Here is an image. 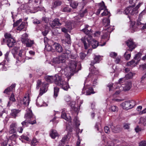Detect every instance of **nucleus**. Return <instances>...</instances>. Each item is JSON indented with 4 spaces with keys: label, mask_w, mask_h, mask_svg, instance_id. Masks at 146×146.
<instances>
[{
    "label": "nucleus",
    "mask_w": 146,
    "mask_h": 146,
    "mask_svg": "<svg viewBox=\"0 0 146 146\" xmlns=\"http://www.w3.org/2000/svg\"><path fill=\"white\" fill-rule=\"evenodd\" d=\"M82 31L87 35L81 39L82 42L84 44L85 49H88L90 46L93 48H96L98 46V42L93 39L91 36L92 33L91 27L88 25H85V28L82 29Z\"/></svg>",
    "instance_id": "nucleus-1"
},
{
    "label": "nucleus",
    "mask_w": 146,
    "mask_h": 146,
    "mask_svg": "<svg viewBox=\"0 0 146 146\" xmlns=\"http://www.w3.org/2000/svg\"><path fill=\"white\" fill-rule=\"evenodd\" d=\"M99 8L98 9L97 11L96 12V14L97 15H99L101 12H102L101 13L102 16H106L109 15V17L110 15V13L108 12L106 9V7L105 6L104 2L102 1L101 3L99 4Z\"/></svg>",
    "instance_id": "nucleus-2"
},
{
    "label": "nucleus",
    "mask_w": 146,
    "mask_h": 146,
    "mask_svg": "<svg viewBox=\"0 0 146 146\" xmlns=\"http://www.w3.org/2000/svg\"><path fill=\"white\" fill-rule=\"evenodd\" d=\"M48 84L45 82L42 83L40 80H38L37 81L36 88L37 89H38L41 86V87L40 89L39 95L42 96L43 93H45L47 91Z\"/></svg>",
    "instance_id": "nucleus-3"
},
{
    "label": "nucleus",
    "mask_w": 146,
    "mask_h": 146,
    "mask_svg": "<svg viewBox=\"0 0 146 146\" xmlns=\"http://www.w3.org/2000/svg\"><path fill=\"white\" fill-rule=\"evenodd\" d=\"M58 77L59 79H57L56 81L55 84L60 86L64 90H67L69 87L68 83L59 75Z\"/></svg>",
    "instance_id": "nucleus-4"
},
{
    "label": "nucleus",
    "mask_w": 146,
    "mask_h": 146,
    "mask_svg": "<svg viewBox=\"0 0 146 146\" xmlns=\"http://www.w3.org/2000/svg\"><path fill=\"white\" fill-rule=\"evenodd\" d=\"M34 115H33L32 111L30 108H28L26 110V113L25 114V118L29 121V122L31 124H33L36 123V120L34 119L33 121H31V118H33Z\"/></svg>",
    "instance_id": "nucleus-5"
},
{
    "label": "nucleus",
    "mask_w": 146,
    "mask_h": 146,
    "mask_svg": "<svg viewBox=\"0 0 146 146\" xmlns=\"http://www.w3.org/2000/svg\"><path fill=\"white\" fill-rule=\"evenodd\" d=\"M71 51L69 49H64L62 54L58 57L60 63L64 62L66 59L69 57Z\"/></svg>",
    "instance_id": "nucleus-6"
},
{
    "label": "nucleus",
    "mask_w": 146,
    "mask_h": 146,
    "mask_svg": "<svg viewBox=\"0 0 146 146\" xmlns=\"http://www.w3.org/2000/svg\"><path fill=\"white\" fill-rule=\"evenodd\" d=\"M7 45L9 47H12L15 45V41L9 33H7L4 35Z\"/></svg>",
    "instance_id": "nucleus-7"
},
{
    "label": "nucleus",
    "mask_w": 146,
    "mask_h": 146,
    "mask_svg": "<svg viewBox=\"0 0 146 146\" xmlns=\"http://www.w3.org/2000/svg\"><path fill=\"white\" fill-rule=\"evenodd\" d=\"M140 5V3L135 8H133L132 6L127 7L125 10L124 13L126 15H128V14H130L132 15H134L137 13V10L139 7Z\"/></svg>",
    "instance_id": "nucleus-8"
},
{
    "label": "nucleus",
    "mask_w": 146,
    "mask_h": 146,
    "mask_svg": "<svg viewBox=\"0 0 146 146\" xmlns=\"http://www.w3.org/2000/svg\"><path fill=\"white\" fill-rule=\"evenodd\" d=\"M135 105V101L133 100L125 102L121 104V106L123 108L126 110L133 108Z\"/></svg>",
    "instance_id": "nucleus-9"
},
{
    "label": "nucleus",
    "mask_w": 146,
    "mask_h": 146,
    "mask_svg": "<svg viewBox=\"0 0 146 146\" xmlns=\"http://www.w3.org/2000/svg\"><path fill=\"white\" fill-rule=\"evenodd\" d=\"M29 99L28 96H25L22 100H20V104L21 105H19L20 106L23 108L29 105Z\"/></svg>",
    "instance_id": "nucleus-10"
},
{
    "label": "nucleus",
    "mask_w": 146,
    "mask_h": 146,
    "mask_svg": "<svg viewBox=\"0 0 146 146\" xmlns=\"http://www.w3.org/2000/svg\"><path fill=\"white\" fill-rule=\"evenodd\" d=\"M45 80L47 82H54L55 84V82L57 79H59L58 77V75H56L54 76H46L45 77Z\"/></svg>",
    "instance_id": "nucleus-11"
},
{
    "label": "nucleus",
    "mask_w": 146,
    "mask_h": 146,
    "mask_svg": "<svg viewBox=\"0 0 146 146\" xmlns=\"http://www.w3.org/2000/svg\"><path fill=\"white\" fill-rule=\"evenodd\" d=\"M77 66V62L74 60H71L69 63V67L70 71L73 72H76V68Z\"/></svg>",
    "instance_id": "nucleus-12"
},
{
    "label": "nucleus",
    "mask_w": 146,
    "mask_h": 146,
    "mask_svg": "<svg viewBox=\"0 0 146 146\" xmlns=\"http://www.w3.org/2000/svg\"><path fill=\"white\" fill-rule=\"evenodd\" d=\"M114 29L113 26H110L108 27L107 29H105V30H107V32L106 34H104L102 37V39H107V40H109L110 36V34L111 32Z\"/></svg>",
    "instance_id": "nucleus-13"
},
{
    "label": "nucleus",
    "mask_w": 146,
    "mask_h": 146,
    "mask_svg": "<svg viewBox=\"0 0 146 146\" xmlns=\"http://www.w3.org/2000/svg\"><path fill=\"white\" fill-rule=\"evenodd\" d=\"M52 46L53 50H55L56 51L60 53L63 52V49L62 47L59 43L54 42L52 45Z\"/></svg>",
    "instance_id": "nucleus-14"
},
{
    "label": "nucleus",
    "mask_w": 146,
    "mask_h": 146,
    "mask_svg": "<svg viewBox=\"0 0 146 146\" xmlns=\"http://www.w3.org/2000/svg\"><path fill=\"white\" fill-rule=\"evenodd\" d=\"M126 44L129 48L128 50L132 51L136 47V45L131 39H129L126 42Z\"/></svg>",
    "instance_id": "nucleus-15"
},
{
    "label": "nucleus",
    "mask_w": 146,
    "mask_h": 146,
    "mask_svg": "<svg viewBox=\"0 0 146 146\" xmlns=\"http://www.w3.org/2000/svg\"><path fill=\"white\" fill-rule=\"evenodd\" d=\"M50 24L52 28L56 27L57 28V26H60L62 24L59 22V20L58 19H55L54 21L50 22Z\"/></svg>",
    "instance_id": "nucleus-16"
},
{
    "label": "nucleus",
    "mask_w": 146,
    "mask_h": 146,
    "mask_svg": "<svg viewBox=\"0 0 146 146\" xmlns=\"http://www.w3.org/2000/svg\"><path fill=\"white\" fill-rule=\"evenodd\" d=\"M65 109H62V112L61 116L62 118L65 119L66 120L69 121L70 122L71 120V119L70 117H67L66 113L65 112Z\"/></svg>",
    "instance_id": "nucleus-17"
},
{
    "label": "nucleus",
    "mask_w": 146,
    "mask_h": 146,
    "mask_svg": "<svg viewBox=\"0 0 146 146\" xmlns=\"http://www.w3.org/2000/svg\"><path fill=\"white\" fill-rule=\"evenodd\" d=\"M86 95H90L91 94L95 93V92L93 91V88L90 86H88L86 87Z\"/></svg>",
    "instance_id": "nucleus-18"
},
{
    "label": "nucleus",
    "mask_w": 146,
    "mask_h": 146,
    "mask_svg": "<svg viewBox=\"0 0 146 146\" xmlns=\"http://www.w3.org/2000/svg\"><path fill=\"white\" fill-rule=\"evenodd\" d=\"M22 42L23 44H26L27 46L30 47L32 46V44H33V41L30 40H29L28 39L26 40L22 39Z\"/></svg>",
    "instance_id": "nucleus-19"
},
{
    "label": "nucleus",
    "mask_w": 146,
    "mask_h": 146,
    "mask_svg": "<svg viewBox=\"0 0 146 146\" xmlns=\"http://www.w3.org/2000/svg\"><path fill=\"white\" fill-rule=\"evenodd\" d=\"M102 60L101 57L100 56H96L94 58V60L91 62V65L93 66L94 64L99 63V61Z\"/></svg>",
    "instance_id": "nucleus-20"
},
{
    "label": "nucleus",
    "mask_w": 146,
    "mask_h": 146,
    "mask_svg": "<svg viewBox=\"0 0 146 146\" xmlns=\"http://www.w3.org/2000/svg\"><path fill=\"white\" fill-rule=\"evenodd\" d=\"M16 124L15 123H12L10 125L9 132L10 134L15 133L16 131Z\"/></svg>",
    "instance_id": "nucleus-21"
},
{
    "label": "nucleus",
    "mask_w": 146,
    "mask_h": 146,
    "mask_svg": "<svg viewBox=\"0 0 146 146\" xmlns=\"http://www.w3.org/2000/svg\"><path fill=\"white\" fill-rule=\"evenodd\" d=\"M110 127L111 128L112 131L114 133H118L121 131V129L119 125L116 126L115 127L112 125L110 126Z\"/></svg>",
    "instance_id": "nucleus-22"
},
{
    "label": "nucleus",
    "mask_w": 146,
    "mask_h": 146,
    "mask_svg": "<svg viewBox=\"0 0 146 146\" xmlns=\"http://www.w3.org/2000/svg\"><path fill=\"white\" fill-rule=\"evenodd\" d=\"M15 84H13L10 87L6 89L4 91V93H6L7 94H8L10 92L12 91L15 90Z\"/></svg>",
    "instance_id": "nucleus-23"
},
{
    "label": "nucleus",
    "mask_w": 146,
    "mask_h": 146,
    "mask_svg": "<svg viewBox=\"0 0 146 146\" xmlns=\"http://www.w3.org/2000/svg\"><path fill=\"white\" fill-rule=\"evenodd\" d=\"M132 85V84L130 81H127L125 84V86H123V90L125 91L129 90L131 88Z\"/></svg>",
    "instance_id": "nucleus-24"
},
{
    "label": "nucleus",
    "mask_w": 146,
    "mask_h": 146,
    "mask_svg": "<svg viewBox=\"0 0 146 146\" xmlns=\"http://www.w3.org/2000/svg\"><path fill=\"white\" fill-rule=\"evenodd\" d=\"M18 48L17 47H14L12 50V52L14 57L16 58L17 60L18 56Z\"/></svg>",
    "instance_id": "nucleus-25"
},
{
    "label": "nucleus",
    "mask_w": 146,
    "mask_h": 146,
    "mask_svg": "<svg viewBox=\"0 0 146 146\" xmlns=\"http://www.w3.org/2000/svg\"><path fill=\"white\" fill-rule=\"evenodd\" d=\"M50 136L53 139H54L58 136V134L57 131L54 130H51L50 134Z\"/></svg>",
    "instance_id": "nucleus-26"
},
{
    "label": "nucleus",
    "mask_w": 146,
    "mask_h": 146,
    "mask_svg": "<svg viewBox=\"0 0 146 146\" xmlns=\"http://www.w3.org/2000/svg\"><path fill=\"white\" fill-rule=\"evenodd\" d=\"M87 12V10L86 9H85V10L82 11L81 13L78 16H76L75 17V19L78 20V19H80L81 18L83 17L84 15L86 14Z\"/></svg>",
    "instance_id": "nucleus-27"
},
{
    "label": "nucleus",
    "mask_w": 146,
    "mask_h": 146,
    "mask_svg": "<svg viewBox=\"0 0 146 146\" xmlns=\"http://www.w3.org/2000/svg\"><path fill=\"white\" fill-rule=\"evenodd\" d=\"M65 27L69 30L72 29L74 26V24L70 22H66L65 25Z\"/></svg>",
    "instance_id": "nucleus-28"
},
{
    "label": "nucleus",
    "mask_w": 146,
    "mask_h": 146,
    "mask_svg": "<svg viewBox=\"0 0 146 146\" xmlns=\"http://www.w3.org/2000/svg\"><path fill=\"white\" fill-rule=\"evenodd\" d=\"M103 23L105 27L108 26L110 25V21L109 19V17L108 18H105L103 20Z\"/></svg>",
    "instance_id": "nucleus-29"
},
{
    "label": "nucleus",
    "mask_w": 146,
    "mask_h": 146,
    "mask_svg": "<svg viewBox=\"0 0 146 146\" xmlns=\"http://www.w3.org/2000/svg\"><path fill=\"white\" fill-rule=\"evenodd\" d=\"M66 37L65 41L68 44H71V40L70 35L68 34H66L65 35Z\"/></svg>",
    "instance_id": "nucleus-30"
},
{
    "label": "nucleus",
    "mask_w": 146,
    "mask_h": 146,
    "mask_svg": "<svg viewBox=\"0 0 146 146\" xmlns=\"http://www.w3.org/2000/svg\"><path fill=\"white\" fill-rule=\"evenodd\" d=\"M18 113V110L16 109H14L11 111V115L13 117H15L16 116H17Z\"/></svg>",
    "instance_id": "nucleus-31"
},
{
    "label": "nucleus",
    "mask_w": 146,
    "mask_h": 146,
    "mask_svg": "<svg viewBox=\"0 0 146 146\" xmlns=\"http://www.w3.org/2000/svg\"><path fill=\"white\" fill-rule=\"evenodd\" d=\"M61 1H57L53 3L52 6V8H55L57 6L60 5L61 4Z\"/></svg>",
    "instance_id": "nucleus-32"
},
{
    "label": "nucleus",
    "mask_w": 146,
    "mask_h": 146,
    "mask_svg": "<svg viewBox=\"0 0 146 146\" xmlns=\"http://www.w3.org/2000/svg\"><path fill=\"white\" fill-rule=\"evenodd\" d=\"M59 91L58 88L55 87L54 88V97L56 98L58 96V94Z\"/></svg>",
    "instance_id": "nucleus-33"
},
{
    "label": "nucleus",
    "mask_w": 146,
    "mask_h": 146,
    "mask_svg": "<svg viewBox=\"0 0 146 146\" xmlns=\"http://www.w3.org/2000/svg\"><path fill=\"white\" fill-rule=\"evenodd\" d=\"M135 74L131 72H130L125 75V78L126 79H129L132 78L133 76Z\"/></svg>",
    "instance_id": "nucleus-34"
},
{
    "label": "nucleus",
    "mask_w": 146,
    "mask_h": 146,
    "mask_svg": "<svg viewBox=\"0 0 146 146\" xmlns=\"http://www.w3.org/2000/svg\"><path fill=\"white\" fill-rule=\"evenodd\" d=\"M53 48L52 46H51L49 44H46L45 45V50L47 51H49L52 50Z\"/></svg>",
    "instance_id": "nucleus-35"
},
{
    "label": "nucleus",
    "mask_w": 146,
    "mask_h": 146,
    "mask_svg": "<svg viewBox=\"0 0 146 146\" xmlns=\"http://www.w3.org/2000/svg\"><path fill=\"white\" fill-rule=\"evenodd\" d=\"M140 122L141 123L143 124L144 125H146V117H141L140 119Z\"/></svg>",
    "instance_id": "nucleus-36"
},
{
    "label": "nucleus",
    "mask_w": 146,
    "mask_h": 146,
    "mask_svg": "<svg viewBox=\"0 0 146 146\" xmlns=\"http://www.w3.org/2000/svg\"><path fill=\"white\" fill-rule=\"evenodd\" d=\"M38 143V141L35 138H33L31 142V146H35Z\"/></svg>",
    "instance_id": "nucleus-37"
},
{
    "label": "nucleus",
    "mask_w": 146,
    "mask_h": 146,
    "mask_svg": "<svg viewBox=\"0 0 146 146\" xmlns=\"http://www.w3.org/2000/svg\"><path fill=\"white\" fill-rule=\"evenodd\" d=\"M131 56V54H127V51L124 54V57L127 60H128L130 59Z\"/></svg>",
    "instance_id": "nucleus-38"
},
{
    "label": "nucleus",
    "mask_w": 146,
    "mask_h": 146,
    "mask_svg": "<svg viewBox=\"0 0 146 146\" xmlns=\"http://www.w3.org/2000/svg\"><path fill=\"white\" fill-rule=\"evenodd\" d=\"M78 3L76 1H73L70 4V6L73 8L75 9L78 5Z\"/></svg>",
    "instance_id": "nucleus-39"
},
{
    "label": "nucleus",
    "mask_w": 146,
    "mask_h": 146,
    "mask_svg": "<svg viewBox=\"0 0 146 146\" xmlns=\"http://www.w3.org/2000/svg\"><path fill=\"white\" fill-rule=\"evenodd\" d=\"M141 55V53L140 52H139L135 55L134 57V59L135 60H140V57Z\"/></svg>",
    "instance_id": "nucleus-40"
},
{
    "label": "nucleus",
    "mask_w": 146,
    "mask_h": 146,
    "mask_svg": "<svg viewBox=\"0 0 146 146\" xmlns=\"http://www.w3.org/2000/svg\"><path fill=\"white\" fill-rule=\"evenodd\" d=\"M69 104L72 108L73 109H75V102L74 101H70Z\"/></svg>",
    "instance_id": "nucleus-41"
},
{
    "label": "nucleus",
    "mask_w": 146,
    "mask_h": 146,
    "mask_svg": "<svg viewBox=\"0 0 146 146\" xmlns=\"http://www.w3.org/2000/svg\"><path fill=\"white\" fill-rule=\"evenodd\" d=\"M136 64L135 63V61L133 60L130 62H129L127 63V65L129 66H130L131 65L135 66Z\"/></svg>",
    "instance_id": "nucleus-42"
},
{
    "label": "nucleus",
    "mask_w": 146,
    "mask_h": 146,
    "mask_svg": "<svg viewBox=\"0 0 146 146\" xmlns=\"http://www.w3.org/2000/svg\"><path fill=\"white\" fill-rule=\"evenodd\" d=\"M110 109L113 112H117L118 110V108L115 106H111V107Z\"/></svg>",
    "instance_id": "nucleus-43"
},
{
    "label": "nucleus",
    "mask_w": 146,
    "mask_h": 146,
    "mask_svg": "<svg viewBox=\"0 0 146 146\" xmlns=\"http://www.w3.org/2000/svg\"><path fill=\"white\" fill-rule=\"evenodd\" d=\"M52 62L55 64H59L60 63L58 57L54 58L52 60Z\"/></svg>",
    "instance_id": "nucleus-44"
},
{
    "label": "nucleus",
    "mask_w": 146,
    "mask_h": 146,
    "mask_svg": "<svg viewBox=\"0 0 146 146\" xmlns=\"http://www.w3.org/2000/svg\"><path fill=\"white\" fill-rule=\"evenodd\" d=\"M25 22H22L21 24L19 26V30H21L25 27Z\"/></svg>",
    "instance_id": "nucleus-45"
},
{
    "label": "nucleus",
    "mask_w": 146,
    "mask_h": 146,
    "mask_svg": "<svg viewBox=\"0 0 146 146\" xmlns=\"http://www.w3.org/2000/svg\"><path fill=\"white\" fill-rule=\"evenodd\" d=\"M117 55V53L114 52H111L110 54V56L113 58H115Z\"/></svg>",
    "instance_id": "nucleus-46"
},
{
    "label": "nucleus",
    "mask_w": 146,
    "mask_h": 146,
    "mask_svg": "<svg viewBox=\"0 0 146 146\" xmlns=\"http://www.w3.org/2000/svg\"><path fill=\"white\" fill-rule=\"evenodd\" d=\"M27 36H28V35H27V34L26 33H25L21 37V42H22V39H24V40H27V39H28L27 37Z\"/></svg>",
    "instance_id": "nucleus-47"
},
{
    "label": "nucleus",
    "mask_w": 146,
    "mask_h": 146,
    "mask_svg": "<svg viewBox=\"0 0 146 146\" xmlns=\"http://www.w3.org/2000/svg\"><path fill=\"white\" fill-rule=\"evenodd\" d=\"M104 130L105 132L106 133H109L110 132V127L106 126L104 127Z\"/></svg>",
    "instance_id": "nucleus-48"
},
{
    "label": "nucleus",
    "mask_w": 146,
    "mask_h": 146,
    "mask_svg": "<svg viewBox=\"0 0 146 146\" xmlns=\"http://www.w3.org/2000/svg\"><path fill=\"white\" fill-rule=\"evenodd\" d=\"M62 11L63 12H69L70 11V8L68 7H65L63 9H62Z\"/></svg>",
    "instance_id": "nucleus-49"
},
{
    "label": "nucleus",
    "mask_w": 146,
    "mask_h": 146,
    "mask_svg": "<svg viewBox=\"0 0 146 146\" xmlns=\"http://www.w3.org/2000/svg\"><path fill=\"white\" fill-rule=\"evenodd\" d=\"M137 0H129V3L132 4L133 7L135 6V4L136 3Z\"/></svg>",
    "instance_id": "nucleus-50"
},
{
    "label": "nucleus",
    "mask_w": 146,
    "mask_h": 146,
    "mask_svg": "<svg viewBox=\"0 0 146 146\" xmlns=\"http://www.w3.org/2000/svg\"><path fill=\"white\" fill-rule=\"evenodd\" d=\"M67 138V137L66 136H65L64 137L61 141V143L60 146H63V144H64V142Z\"/></svg>",
    "instance_id": "nucleus-51"
},
{
    "label": "nucleus",
    "mask_w": 146,
    "mask_h": 146,
    "mask_svg": "<svg viewBox=\"0 0 146 146\" xmlns=\"http://www.w3.org/2000/svg\"><path fill=\"white\" fill-rule=\"evenodd\" d=\"M29 121H28L26 119V120L23 121L21 123V124H22L23 126H27L28 123H29Z\"/></svg>",
    "instance_id": "nucleus-52"
},
{
    "label": "nucleus",
    "mask_w": 146,
    "mask_h": 146,
    "mask_svg": "<svg viewBox=\"0 0 146 146\" xmlns=\"http://www.w3.org/2000/svg\"><path fill=\"white\" fill-rule=\"evenodd\" d=\"M42 20L44 21L45 23H47L49 21V19L48 18L44 17H42Z\"/></svg>",
    "instance_id": "nucleus-53"
},
{
    "label": "nucleus",
    "mask_w": 146,
    "mask_h": 146,
    "mask_svg": "<svg viewBox=\"0 0 146 146\" xmlns=\"http://www.w3.org/2000/svg\"><path fill=\"white\" fill-rule=\"evenodd\" d=\"M18 20H17L15 22H14L13 24V27L14 28H15V27H17L16 28L17 30H18Z\"/></svg>",
    "instance_id": "nucleus-54"
},
{
    "label": "nucleus",
    "mask_w": 146,
    "mask_h": 146,
    "mask_svg": "<svg viewBox=\"0 0 146 146\" xmlns=\"http://www.w3.org/2000/svg\"><path fill=\"white\" fill-rule=\"evenodd\" d=\"M107 87L109 88V90L110 91L113 88V84L112 83H110L109 84L107 85Z\"/></svg>",
    "instance_id": "nucleus-55"
},
{
    "label": "nucleus",
    "mask_w": 146,
    "mask_h": 146,
    "mask_svg": "<svg viewBox=\"0 0 146 146\" xmlns=\"http://www.w3.org/2000/svg\"><path fill=\"white\" fill-rule=\"evenodd\" d=\"M140 146H146V141H142L139 143Z\"/></svg>",
    "instance_id": "nucleus-56"
},
{
    "label": "nucleus",
    "mask_w": 146,
    "mask_h": 146,
    "mask_svg": "<svg viewBox=\"0 0 146 146\" xmlns=\"http://www.w3.org/2000/svg\"><path fill=\"white\" fill-rule=\"evenodd\" d=\"M49 40L48 38L46 37H45L44 38V42L45 43V45H46V44H48V42H49Z\"/></svg>",
    "instance_id": "nucleus-57"
},
{
    "label": "nucleus",
    "mask_w": 146,
    "mask_h": 146,
    "mask_svg": "<svg viewBox=\"0 0 146 146\" xmlns=\"http://www.w3.org/2000/svg\"><path fill=\"white\" fill-rule=\"evenodd\" d=\"M86 54L84 53H80V56L82 59H83L86 56Z\"/></svg>",
    "instance_id": "nucleus-58"
},
{
    "label": "nucleus",
    "mask_w": 146,
    "mask_h": 146,
    "mask_svg": "<svg viewBox=\"0 0 146 146\" xmlns=\"http://www.w3.org/2000/svg\"><path fill=\"white\" fill-rule=\"evenodd\" d=\"M21 139H24L27 141H29V138L23 135L21 136Z\"/></svg>",
    "instance_id": "nucleus-59"
},
{
    "label": "nucleus",
    "mask_w": 146,
    "mask_h": 146,
    "mask_svg": "<svg viewBox=\"0 0 146 146\" xmlns=\"http://www.w3.org/2000/svg\"><path fill=\"white\" fill-rule=\"evenodd\" d=\"M33 23L35 24H39L40 23V21L37 19H35L33 21Z\"/></svg>",
    "instance_id": "nucleus-60"
},
{
    "label": "nucleus",
    "mask_w": 146,
    "mask_h": 146,
    "mask_svg": "<svg viewBox=\"0 0 146 146\" xmlns=\"http://www.w3.org/2000/svg\"><path fill=\"white\" fill-rule=\"evenodd\" d=\"M10 100L11 101H12L13 102L15 101V99L14 98V95L13 94H12L10 97Z\"/></svg>",
    "instance_id": "nucleus-61"
},
{
    "label": "nucleus",
    "mask_w": 146,
    "mask_h": 146,
    "mask_svg": "<svg viewBox=\"0 0 146 146\" xmlns=\"http://www.w3.org/2000/svg\"><path fill=\"white\" fill-rule=\"evenodd\" d=\"M69 30L67 28L66 29L65 27H63L61 29L62 32L64 33H66Z\"/></svg>",
    "instance_id": "nucleus-62"
},
{
    "label": "nucleus",
    "mask_w": 146,
    "mask_h": 146,
    "mask_svg": "<svg viewBox=\"0 0 146 146\" xmlns=\"http://www.w3.org/2000/svg\"><path fill=\"white\" fill-rule=\"evenodd\" d=\"M135 130L137 133L139 131H141V129L139 128V126H137L135 128Z\"/></svg>",
    "instance_id": "nucleus-63"
},
{
    "label": "nucleus",
    "mask_w": 146,
    "mask_h": 146,
    "mask_svg": "<svg viewBox=\"0 0 146 146\" xmlns=\"http://www.w3.org/2000/svg\"><path fill=\"white\" fill-rule=\"evenodd\" d=\"M107 146H114V143L111 141H109L107 143Z\"/></svg>",
    "instance_id": "nucleus-64"
}]
</instances>
